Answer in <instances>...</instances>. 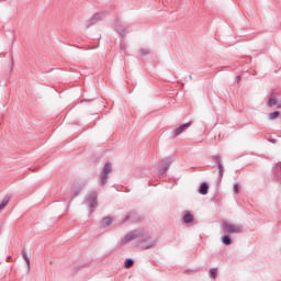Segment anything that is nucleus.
I'll use <instances>...</instances> for the list:
<instances>
[{"mask_svg":"<svg viewBox=\"0 0 281 281\" xmlns=\"http://www.w3.org/2000/svg\"><path fill=\"white\" fill-rule=\"evenodd\" d=\"M270 120H278V117H280V112L276 111L270 113Z\"/></svg>","mask_w":281,"mask_h":281,"instance_id":"a211bd4d","label":"nucleus"},{"mask_svg":"<svg viewBox=\"0 0 281 281\" xmlns=\"http://www.w3.org/2000/svg\"><path fill=\"white\" fill-rule=\"evenodd\" d=\"M194 221V217L190 213H186L183 216V223H192Z\"/></svg>","mask_w":281,"mask_h":281,"instance_id":"f8f14e48","label":"nucleus"},{"mask_svg":"<svg viewBox=\"0 0 281 281\" xmlns=\"http://www.w3.org/2000/svg\"><path fill=\"white\" fill-rule=\"evenodd\" d=\"M215 161L218 166V177L222 179V177L225 172V167L223 166V162L221 161V157L216 156Z\"/></svg>","mask_w":281,"mask_h":281,"instance_id":"0eeeda50","label":"nucleus"},{"mask_svg":"<svg viewBox=\"0 0 281 281\" xmlns=\"http://www.w3.org/2000/svg\"><path fill=\"white\" fill-rule=\"evenodd\" d=\"M133 265H135V261L131 258L125 260L124 267L125 269H131V267H133Z\"/></svg>","mask_w":281,"mask_h":281,"instance_id":"2eb2a0df","label":"nucleus"},{"mask_svg":"<svg viewBox=\"0 0 281 281\" xmlns=\"http://www.w3.org/2000/svg\"><path fill=\"white\" fill-rule=\"evenodd\" d=\"M83 205H86V207H88L90 214H92L93 210H95V207H98V192L90 191L83 200Z\"/></svg>","mask_w":281,"mask_h":281,"instance_id":"7ed1b4c3","label":"nucleus"},{"mask_svg":"<svg viewBox=\"0 0 281 281\" xmlns=\"http://www.w3.org/2000/svg\"><path fill=\"white\" fill-rule=\"evenodd\" d=\"M171 165H172V159H170V158L164 159L161 161L159 175H166V171L168 170V168H170Z\"/></svg>","mask_w":281,"mask_h":281,"instance_id":"423d86ee","label":"nucleus"},{"mask_svg":"<svg viewBox=\"0 0 281 281\" xmlns=\"http://www.w3.org/2000/svg\"><path fill=\"white\" fill-rule=\"evenodd\" d=\"M189 126H192V122L186 123V124L181 125L180 127H178L175 132V135H181V133H183L184 131H188Z\"/></svg>","mask_w":281,"mask_h":281,"instance_id":"1a4fd4ad","label":"nucleus"},{"mask_svg":"<svg viewBox=\"0 0 281 281\" xmlns=\"http://www.w3.org/2000/svg\"><path fill=\"white\" fill-rule=\"evenodd\" d=\"M222 225L226 234H241L243 232V225L240 224H235L229 221H224Z\"/></svg>","mask_w":281,"mask_h":281,"instance_id":"20e7f679","label":"nucleus"},{"mask_svg":"<svg viewBox=\"0 0 281 281\" xmlns=\"http://www.w3.org/2000/svg\"><path fill=\"white\" fill-rule=\"evenodd\" d=\"M22 258L26 265V269L27 271H30V255L27 254V250L26 249H23L22 250Z\"/></svg>","mask_w":281,"mask_h":281,"instance_id":"9d476101","label":"nucleus"},{"mask_svg":"<svg viewBox=\"0 0 281 281\" xmlns=\"http://www.w3.org/2000/svg\"><path fill=\"white\" fill-rule=\"evenodd\" d=\"M140 237H142V229L131 231L120 239V245L121 247H124L125 245H128V243H133V240H138L139 243Z\"/></svg>","mask_w":281,"mask_h":281,"instance_id":"f03ea898","label":"nucleus"},{"mask_svg":"<svg viewBox=\"0 0 281 281\" xmlns=\"http://www.w3.org/2000/svg\"><path fill=\"white\" fill-rule=\"evenodd\" d=\"M111 223H113V220L111 217H104L102 220L103 227H109V225H111Z\"/></svg>","mask_w":281,"mask_h":281,"instance_id":"4468645a","label":"nucleus"},{"mask_svg":"<svg viewBox=\"0 0 281 281\" xmlns=\"http://www.w3.org/2000/svg\"><path fill=\"white\" fill-rule=\"evenodd\" d=\"M223 245H232V237L229 235H225L222 237Z\"/></svg>","mask_w":281,"mask_h":281,"instance_id":"ddd939ff","label":"nucleus"},{"mask_svg":"<svg viewBox=\"0 0 281 281\" xmlns=\"http://www.w3.org/2000/svg\"><path fill=\"white\" fill-rule=\"evenodd\" d=\"M157 243H158L157 237H153L148 233H145L144 231H142L140 239L138 241L142 249H153L157 247Z\"/></svg>","mask_w":281,"mask_h":281,"instance_id":"f257e3e1","label":"nucleus"},{"mask_svg":"<svg viewBox=\"0 0 281 281\" xmlns=\"http://www.w3.org/2000/svg\"><path fill=\"white\" fill-rule=\"evenodd\" d=\"M112 171H113V166L111 165V162H106L103 167V170L100 173L102 186H106L109 175H111Z\"/></svg>","mask_w":281,"mask_h":281,"instance_id":"39448f33","label":"nucleus"},{"mask_svg":"<svg viewBox=\"0 0 281 281\" xmlns=\"http://www.w3.org/2000/svg\"><path fill=\"white\" fill-rule=\"evenodd\" d=\"M268 106H277V109H281V101L276 99V97H271L268 101Z\"/></svg>","mask_w":281,"mask_h":281,"instance_id":"6e6552de","label":"nucleus"},{"mask_svg":"<svg viewBox=\"0 0 281 281\" xmlns=\"http://www.w3.org/2000/svg\"><path fill=\"white\" fill-rule=\"evenodd\" d=\"M210 278H213L215 280L216 276H217V269L216 268H212L209 272Z\"/></svg>","mask_w":281,"mask_h":281,"instance_id":"f3484780","label":"nucleus"},{"mask_svg":"<svg viewBox=\"0 0 281 281\" xmlns=\"http://www.w3.org/2000/svg\"><path fill=\"white\" fill-rule=\"evenodd\" d=\"M233 192H234V194H238V192H240V187L238 184H234Z\"/></svg>","mask_w":281,"mask_h":281,"instance_id":"6ab92c4d","label":"nucleus"},{"mask_svg":"<svg viewBox=\"0 0 281 281\" xmlns=\"http://www.w3.org/2000/svg\"><path fill=\"white\" fill-rule=\"evenodd\" d=\"M209 191H210V186H207L206 182H203L199 189L200 194L205 195L207 194Z\"/></svg>","mask_w":281,"mask_h":281,"instance_id":"9b49d317","label":"nucleus"},{"mask_svg":"<svg viewBox=\"0 0 281 281\" xmlns=\"http://www.w3.org/2000/svg\"><path fill=\"white\" fill-rule=\"evenodd\" d=\"M8 203H10V196L7 195L0 203V210H3Z\"/></svg>","mask_w":281,"mask_h":281,"instance_id":"dca6fc26","label":"nucleus"}]
</instances>
